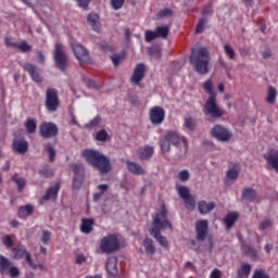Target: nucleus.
Masks as SVG:
<instances>
[{"mask_svg":"<svg viewBox=\"0 0 278 278\" xmlns=\"http://www.w3.org/2000/svg\"><path fill=\"white\" fill-rule=\"evenodd\" d=\"M168 211L166 210V206L163 204L161 206V211L156 213L154 216H152L153 222V228L150 230V235L155 238V240L163 247V249H168V239L166 237L162 236V231L165 227H168V229H173V225L170 222H168Z\"/></svg>","mask_w":278,"mask_h":278,"instance_id":"nucleus-1","label":"nucleus"},{"mask_svg":"<svg viewBox=\"0 0 278 278\" xmlns=\"http://www.w3.org/2000/svg\"><path fill=\"white\" fill-rule=\"evenodd\" d=\"M81 156L89 163L90 166L97 168L101 175H108L112 170V163L110 157L105 156L101 151L96 149H85Z\"/></svg>","mask_w":278,"mask_h":278,"instance_id":"nucleus-2","label":"nucleus"},{"mask_svg":"<svg viewBox=\"0 0 278 278\" xmlns=\"http://www.w3.org/2000/svg\"><path fill=\"white\" fill-rule=\"evenodd\" d=\"M189 60L199 75H207L210 73V51H207V48H192Z\"/></svg>","mask_w":278,"mask_h":278,"instance_id":"nucleus-3","label":"nucleus"},{"mask_svg":"<svg viewBox=\"0 0 278 278\" xmlns=\"http://www.w3.org/2000/svg\"><path fill=\"white\" fill-rule=\"evenodd\" d=\"M203 89L207 94H210L208 99L205 102L204 114L205 116H211L212 118H222L225 114L218 104H216V91H214V83L212 79H207L203 83Z\"/></svg>","mask_w":278,"mask_h":278,"instance_id":"nucleus-4","label":"nucleus"},{"mask_svg":"<svg viewBox=\"0 0 278 278\" xmlns=\"http://www.w3.org/2000/svg\"><path fill=\"white\" fill-rule=\"evenodd\" d=\"M184 136H179L175 130H168L164 136L160 139V147L163 153L170 152V147H178L179 142H184Z\"/></svg>","mask_w":278,"mask_h":278,"instance_id":"nucleus-5","label":"nucleus"},{"mask_svg":"<svg viewBox=\"0 0 278 278\" xmlns=\"http://www.w3.org/2000/svg\"><path fill=\"white\" fill-rule=\"evenodd\" d=\"M54 64L59 71H66L68 68V54L66 48L62 43H56L53 52Z\"/></svg>","mask_w":278,"mask_h":278,"instance_id":"nucleus-6","label":"nucleus"},{"mask_svg":"<svg viewBox=\"0 0 278 278\" xmlns=\"http://www.w3.org/2000/svg\"><path fill=\"white\" fill-rule=\"evenodd\" d=\"M118 249H121V244L118 243V237H116V235H108L100 241V250L102 253H106V255L116 253Z\"/></svg>","mask_w":278,"mask_h":278,"instance_id":"nucleus-7","label":"nucleus"},{"mask_svg":"<svg viewBox=\"0 0 278 278\" xmlns=\"http://www.w3.org/2000/svg\"><path fill=\"white\" fill-rule=\"evenodd\" d=\"M46 110L49 112H58V108H60V97L58 96V89L48 88L46 90Z\"/></svg>","mask_w":278,"mask_h":278,"instance_id":"nucleus-8","label":"nucleus"},{"mask_svg":"<svg viewBox=\"0 0 278 278\" xmlns=\"http://www.w3.org/2000/svg\"><path fill=\"white\" fill-rule=\"evenodd\" d=\"M211 136L219 142H229L233 135L227 127L217 124L211 129Z\"/></svg>","mask_w":278,"mask_h":278,"instance_id":"nucleus-9","label":"nucleus"},{"mask_svg":"<svg viewBox=\"0 0 278 278\" xmlns=\"http://www.w3.org/2000/svg\"><path fill=\"white\" fill-rule=\"evenodd\" d=\"M60 129L58 128V125H55L54 123L51 122H43L40 126H39V136L41 138H55V136H58Z\"/></svg>","mask_w":278,"mask_h":278,"instance_id":"nucleus-10","label":"nucleus"},{"mask_svg":"<svg viewBox=\"0 0 278 278\" xmlns=\"http://www.w3.org/2000/svg\"><path fill=\"white\" fill-rule=\"evenodd\" d=\"M71 168L74 172L73 188H75V190H79L84 184L86 169L81 164H72Z\"/></svg>","mask_w":278,"mask_h":278,"instance_id":"nucleus-11","label":"nucleus"},{"mask_svg":"<svg viewBox=\"0 0 278 278\" xmlns=\"http://www.w3.org/2000/svg\"><path fill=\"white\" fill-rule=\"evenodd\" d=\"M164 116H166V112L160 106H154L150 110V121L153 125H162Z\"/></svg>","mask_w":278,"mask_h":278,"instance_id":"nucleus-12","label":"nucleus"},{"mask_svg":"<svg viewBox=\"0 0 278 278\" xmlns=\"http://www.w3.org/2000/svg\"><path fill=\"white\" fill-rule=\"evenodd\" d=\"M205 238H207V220L202 219L195 224V240L204 242Z\"/></svg>","mask_w":278,"mask_h":278,"instance_id":"nucleus-13","label":"nucleus"},{"mask_svg":"<svg viewBox=\"0 0 278 278\" xmlns=\"http://www.w3.org/2000/svg\"><path fill=\"white\" fill-rule=\"evenodd\" d=\"M24 71L28 73L36 84H42L43 78L42 75H40V70H38V66L31 64V63H26L23 65Z\"/></svg>","mask_w":278,"mask_h":278,"instance_id":"nucleus-14","label":"nucleus"},{"mask_svg":"<svg viewBox=\"0 0 278 278\" xmlns=\"http://www.w3.org/2000/svg\"><path fill=\"white\" fill-rule=\"evenodd\" d=\"M72 49H73L75 58L79 62H88L90 60V56L88 55V50H86V48H84V46H81L79 43H74V45H72Z\"/></svg>","mask_w":278,"mask_h":278,"instance_id":"nucleus-15","label":"nucleus"},{"mask_svg":"<svg viewBox=\"0 0 278 278\" xmlns=\"http://www.w3.org/2000/svg\"><path fill=\"white\" fill-rule=\"evenodd\" d=\"M12 148L15 153H20V155H25L27 153V149H29V143L25 138H15L12 142Z\"/></svg>","mask_w":278,"mask_h":278,"instance_id":"nucleus-16","label":"nucleus"},{"mask_svg":"<svg viewBox=\"0 0 278 278\" xmlns=\"http://www.w3.org/2000/svg\"><path fill=\"white\" fill-rule=\"evenodd\" d=\"M60 192V182H56L54 186L49 187L45 193V195L39 200V203H43V201H55L58 199V194Z\"/></svg>","mask_w":278,"mask_h":278,"instance_id":"nucleus-17","label":"nucleus"},{"mask_svg":"<svg viewBox=\"0 0 278 278\" xmlns=\"http://www.w3.org/2000/svg\"><path fill=\"white\" fill-rule=\"evenodd\" d=\"M146 66L143 63H139L137 64V66L134 70V73L130 77V81L132 84H140V81H142L144 79V71H146Z\"/></svg>","mask_w":278,"mask_h":278,"instance_id":"nucleus-18","label":"nucleus"},{"mask_svg":"<svg viewBox=\"0 0 278 278\" xmlns=\"http://www.w3.org/2000/svg\"><path fill=\"white\" fill-rule=\"evenodd\" d=\"M99 14L91 12L87 15V23L90 25L93 31H99L101 29V22L99 21Z\"/></svg>","mask_w":278,"mask_h":278,"instance_id":"nucleus-19","label":"nucleus"},{"mask_svg":"<svg viewBox=\"0 0 278 278\" xmlns=\"http://www.w3.org/2000/svg\"><path fill=\"white\" fill-rule=\"evenodd\" d=\"M241 197L243 201H247L248 203H253V201L257 199V191H255V189L251 187H248L241 191Z\"/></svg>","mask_w":278,"mask_h":278,"instance_id":"nucleus-20","label":"nucleus"},{"mask_svg":"<svg viewBox=\"0 0 278 278\" xmlns=\"http://www.w3.org/2000/svg\"><path fill=\"white\" fill-rule=\"evenodd\" d=\"M117 264H118V258H116V257L108 258L105 268H106L109 275H113V277L117 275V273H118L116 269Z\"/></svg>","mask_w":278,"mask_h":278,"instance_id":"nucleus-21","label":"nucleus"},{"mask_svg":"<svg viewBox=\"0 0 278 278\" xmlns=\"http://www.w3.org/2000/svg\"><path fill=\"white\" fill-rule=\"evenodd\" d=\"M241 251H243V253L248 255V257H251V260H257L260 257V255L257 254V250L244 242L241 243Z\"/></svg>","mask_w":278,"mask_h":278,"instance_id":"nucleus-22","label":"nucleus"},{"mask_svg":"<svg viewBox=\"0 0 278 278\" xmlns=\"http://www.w3.org/2000/svg\"><path fill=\"white\" fill-rule=\"evenodd\" d=\"M214 207H216V203L214 202L207 203L206 201H200L198 204L200 214H210Z\"/></svg>","mask_w":278,"mask_h":278,"instance_id":"nucleus-23","label":"nucleus"},{"mask_svg":"<svg viewBox=\"0 0 278 278\" xmlns=\"http://www.w3.org/2000/svg\"><path fill=\"white\" fill-rule=\"evenodd\" d=\"M153 155V147L144 146L138 149V156L140 160H149Z\"/></svg>","mask_w":278,"mask_h":278,"instance_id":"nucleus-24","label":"nucleus"},{"mask_svg":"<svg viewBox=\"0 0 278 278\" xmlns=\"http://www.w3.org/2000/svg\"><path fill=\"white\" fill-rule=\"evenodd\" d=\"M31 214H34V206L31 204L21 206L17 211L18 218H27V216H31Z\"/></svg>","mask_w":278,"mask_h":278,"instance_id":"nucleus-25","label":"nucleus"},{"mask_svg":"<svg viewBox=\"0 0 278 278\" xmlns=\"http://www.w3.org/2000/svg\"><path fill=\"white\" fill-rule=\"evenodd\" d=\"M127 168L132 175H144V169H142V166L136 162L128 161Z\"/></svg>","mask_w":278,"mask_h":278,"instance_id":"nucleus-26","label":"nucleus"},{"mask_svg":"<svg viewBox=\"0 0 278 278\" xmlns=\"http://www.w3.org/2000/svg\"><path fill=\"white\" fill-rule=\"evenodd\" d=\"M176 149H177V152H176L177 159L184 160V157H186L188 153V139L182 138V147H179V143H178V147H176Z\"/></svg>","mask_w":278,"mask_h":278,"instance_id":"nucleus-27","label":"nucleus"},{"mask_svg":"<svg viewBox=\"0 0 278 278\" xmlns=\"http://www.w3.org/2000/svg\"><path fill=\"white\" fill-rule=\"evenodd\" d=\"M27 248L18 245L12 249L13 260H23L27 255Z\"/></svg>","mask_w":278,"mask_h":278,"instance_id":"nucleus-28","label":"nucleus"},{"mask_svg":"<svg viewBox=\"0 0 278 278\" xmlns=\"http://www.w3.org/2000/svg\"><path fill=\"white\" fill-rule=\"evenodd\" d=\"M142 247L146 249L147 255H155V243L151 238H146L142 242Z\"/></svg>","mask_w":278,"mask_h":278,"instance_id":"nucleus-29","label":"nucleus"},{"mask_svg":"<svg viewBox=\"0 0 278 278\" xmlns=\"http://www.w3.org/2000/svg\"><path fill=\"white\" fill-rule=\"evenodd\" d=\"M265 160L268 166H270L271 168H274V170L278 173V151L276 153H271L265 156Z\"/></svg>","mask_w":278,"mask_h":278,"instance_id":"nucleus-30","label":"nucleus"},{"mask_svg":"<svg viewBox=\"0 0 278 278\" xmlns=\"http://www.w3.org/2000/svg\"><path fill=\"white\" fill-rule=\"evenodd\" d=\"M92 225H94V219L84 218V219L81 220L80 231H81L83 233H91V231H92Z\"/></svg>","mask_w":278,"mask_h":278,"instance_id":"nucleus-31","label":"nucleus"},{"mask_svg":"<svg viewBox=\"0 0 278 278\" xmlns=\"http://www.w3.org/2000/svg\"><path fill=\"white\" fill-rule=\"evenodd\" d=\"M249 275H251V265L243 263L241 268L237 271V278H249Z\"/></svg>","mask_w":278,"mask_h":278,"instance_id":"nucleus-32","label":"nucleus"},{"mask_svg":"<svg viewBox=\"0 0 278 278\" xmlns=\"http://www.w3.org/2000/svg\"><path fill=\"white\" fill-rule=\"evenodd\" d=\"M12 181L16 184L18 192H23L24 188L27 186V180L18 176V174L12 176Z\"/></svg>","mask_w":278,"mask_h":278,"instance_id":"nucleus-33","label":"nucleus"},{"mask_svg":"<svg viewBox=\"0 0 278 278\" xmlns=\"http://www.w3.org/2000/svg\"><path fill=\"white\" fill-rule=\"evenodd\" d=\"M10 266H12V262L3 256V255H0V273L1 275H5V273H8V270H10Z\"/></svg>","mask_w":278,"mask_h":278,"instance_id":"nucleus-34","label":"nucleus"},{"mask_svg":"<svg viewBox=\"0 0 278 278\" xmlns=\"http://www.w3.org/2000/svg\"><path fill=\"white\" fill-rule=\"evenodd\" d=\"M237 220H238V214L237 213H229L224 218V223H225L227 229H231V227H233V225H236Z\"/></svg>","mask_w":278,"mask_h":278,"instance_id":"nucleus-35","label":"nucleus"},{"mask_svg":"<svg viewBox=\"0 0 278 278\" xmlns=\"http://www.w3.org/2000/svg\"><path fill=\"white\" fill-rule=\"evenodd\" d=\"M37 127H38V123L36 122V119H31L30 117L26 119L25 129L27 134H36Z\"/></svg>","mask_w":278,"mask_h":278,"instance_id":"nucleus-36","label":"nucleus"},{"mask_svg":"<svg viewBox=\"0 0 278 278\" xmlns=\"http://www.w3.org/2000/svg\"><path fill=\"white\" fill-rule=\"evenodd\" d=\"M169 31L170 29L168 28V26H157L155 29L156 38H163L164 40H166L168 38Z\"/></svg>","mask_w":278,"mask_h":278,"instance_id":"nucleus-37","label":"nucleus"},{"mask_svg":"<svg viewBox=\"0 0 278 278\" xmlns=\"http://www.w3.org/2000/svg\"><path fill=\"white\" fill-rule=\"evenodd\" d=\"M239 175H240V169H238V166L236 164L229 167L226 173V177H228V179H231V180L238 179Z\"/></svg>","mask_w":278,"mask_h":278,"instance_id":"nucleus-38","label":"nucleus"},{"mask_svg":"<svg viewBox=\"0 0 278 278\" xmlns=\"http://www.w3.org/2000/svg\"><path fill=\"white\" fill-rule=\"evenodd\" d=\"M83 81L87 88H90L91 90H100L99 83H97V80L83 76Z\"/></svg>","mask_w":278,"mask_h":278,"instance_id":"nucleus-39","label":"nucleus"},{"mask_svg":"<svg viewBox=\"0 0 278 278\" xmlns=\"http://www.w3.org/2000/svg\"><path fill=\"white\" fill-rule=\"evenodd\" d=\"M43 147H45V150L48 152L49 162H54L56 152H55V148L53 147V144L47 143Z\"/></svg>","mask_w":278,"mask_h":278,"instance_id":"nucleus-40","label":"nucleus"},{"mask_svg":"<svg viewBox=\"0 0 278 278\" xmlns=\"http://www.w3.org/2000/svg\"><path fill=\"white\" fill-rule=\"evenodd\" d=\"M276 100H277V89L274 87H269L266 101H267V103L273 104V103H275Z\"/></svg>","mask_w":278,"mask_h":278,"instance_id":"nucleus-41","label":"nucleus"},{"mask_svg":"<svg viewBox=\"0 0 278 278\" xmlns=\"http://www.w3.org/2000/svg\"><path fill=\"white\" fill-rule=\"evenodd\" d=\"M15 49L22 51V53H29L31 51V45H29L26 40H22L21 43H17Z\"/></svg>","mask_w":278,"mask_h":278,"instance_id":"nucleus-42","label":"nucleus"},{"mask_svg":"<svg viewBox=\"0 0 278 278\" xmlns=\"http://www.w3.org/2000/svg\"><path fill=\"white\" fill-rule=\"evenodd\" d=\"M184 125L189 131H194V129H197V121L192 117H186Z\"/></svg>","mask_w":278,"mask_h":278,"instance_id":"nucleus-43","label":"nucleus"},{"mask_svg":"<svg viewBox=\"0 0 278 278\" xmlns=\"http://www.w3.org/2000/svg\"><path fill=\"white\" fill-rule=\"evenodd\" d=\"M177 192H178L180 199H182V201H184V199H188V197L191 195L190 189H188V187H186V186H178Z\"/></svg>","mask_w":278,"mask_h":278,"instance_id":"nucleus-44","label":"nucleus"},{"mask_svg":"<svg viewBox=\"0 0 278 278\" xmlns=\"http://www.w3.org/2000/svg\"><path fill=\"white\" fill-rule=\"evenodd\" d=\"M182 201H185V207L187 210H194V207H197V201L194 200V198L192 195H189L187 198H185Z\"/></svg>","mask_w":278,"mask_h":278,"instance_id":"nucleus-45","label":"nucleus"},{"mask_svg":"<svg viewBox=\"0 0 278 278\" xmlns=\"http://www.w3.org/2000/svg\"><path fill=\"white\" fill-rule=\"evenodd\" d=\"M224 51L229 60H236V50L229 43L224 45Z\"/></svg>","mask_w":278,"mask_h":278,"instance_id":"nucleus-46","label":"nucleus"},{"mask_svg":"<svg viewBox=\"0 0 278 278\" xmlns=\"http://www.w3.org/2000/svg\"><path fill=\"white\" fill-rule=\"evenodd\" d=\"M170 16H173V10H170L169 8L160 10L157 13L159 18H170Z\"/></svg>","mask_w":278,"mask_h":278,"instance_id":"nucleus-47","label":"nucleus"},{"mask_svg":"<svg viewBox=\"0 0 278 278\" xmlns=\"http://www.w3.org/2000/svg\"><path fill=\"white\" fill-rule=\"evenodd\" d=\"M148 52L152 58H156V60H160L162 58V50L157 47L149 48Z\"/></svg>","mask_w":278,"mask_h":278,"instance_id":"nucleus-48","label":"nucleus"},{"mask_svg":"<svg viewBox=\"0 0 278 278\" xmlns=\"http://www.w3.org/2000/svg\"><path fill=\"white\" fill-rule=\"evenodd\" d=\"M205 25H207V17H203L199 21L195 27V34H203V29H205Z\"/></svg>","mask_w":278,"mask_h":278,"instance_id":"nucleus-49","label":"nucleus"},{"mask_svg":"<svg viewBox=\"0 0 278 278\" xmlns=\"http://www.w3.org/2000/svg\"><path fill=\"white\" fill-rule=\"evenodd\" d=\"M252 278H270V276L266 273L265 269L258 268L254 270Z\"/></svg>","mask_w":278,"mask_h":278,"instance_id":"nucleus-50","label":"nucleus"},{"mask_svg":"<svg viewBox=\"0 0 278 278\" xmlns=\"http://www.w3.org/2000/svg\"><path fill=\"white\" fill-rule=\"evenodd\" d=\"M96 140L99 142H105V140H108V131H105V129L99 130L96 134Z\"/></svg>","mask_w":278,"mask_h":278,"instance_id":"nucleus-51","label":"nucleus"},{"mask_svg":"<svg viewBox=\"0 0 278 278\" xmlns=\"http://www.w3.org/2000/svg\"><path fill=\"white\" fill-rule=\"evenodd\" d=\"M157 38L155 30H146V42H153Z\"/></svg>","mask_w":278,"mask_h":278,"instance_id":"nucleus-52","label":"nucleus"},{"mask_svg":"<svg viewBox=\"0 0 278 278\" xmlns=\"http://www.w3.org/2000/svg\"><path fill=\"white\" fill-rule=\"evenodd\" d=\"M50 240H51V231L42 230V233H41V242H42V244H49Z\"/></svg>","mask_w":278,"mask_h":278,"instance_id":"nucleus-53","label":"nucleus"},{"mask_svg":"<svg viewBox=\"0 0 278 278\" xmlns=\"http://www.w3.org/2000/svg\"><path fill=\"white\" fill-rule=\"evenodd\" d=\"M125 5V0H111V8L113 10H121Z\"/></svg>","mask_w":278,"mask_h":278,"instance_id":"nucleus-54","label":"nucleus"},{"mask_svg":"<svg viewBox=\"0 0 278 278\" xmlns=\"http://www.w3.org/2000/svg\"><path fill=\"white\" fill-rule=\"evenodd\" d=\"M39 174L41 175V177H53V170H51V168L49 167H42L39 170Z\"/></svg>","mask_w":278,"mask_h":278,"instance_id":"nucleus-55","label":"nucleus"},{"mask_svg":"<svg viewBox=\"0 0 278 278\" xmlns=\"http://www.w3.org/2000/svg\"><path fill=\"white\" fill-rule=\"evenodd\" d=\"M214 14V9L212 8V4H207L202 10V16H212Z\"/></svg>","mask_w":278,"mask_h":278,"instance_id":"nucleus-56","label":"nucleus"},{"mask_svg":"<svg viewBox=\"0 0 278 278\" xmlns=\"http://www.w3.org/2000/svg\"><path fill=\"white\" fill-rule=\"evenodd\" d=\"M178 177L180 181H188V179H190V172H188L187 169H182L179 172Z\"/></svg>","mask_w":278,"mask_h":278,"instance_id":"nucleus-57","label":"nucleus"},{"mask_svg":"<svg viewBox=\"0 0 278 278\" xmlns=\"http://www.w3.org/2000/svg\"><path fill=\"white\" fill-rule=\"evenodd\" d=\"M101 123V116H96L93 119L90 121V123L86 124L87 128L90 127H97Z\"/></svg>","mask_w":278,"mask_h":278,"instance_id":"nucleus-58","label":"nucleus"},{"mask_svg":"<svg viewBox=\"0 0 278 278\" xmlns=\"http://www.w3.org/2000/svg\"><path fill=\"white\" fill-rule=\"evenodd\" d=\"M2 242H3L4 247H7L8 249H12V247L14 245L12 238L8 235L2 239Z\"/></svg>","mask_w":278,"mask_h":278,"instance_id":"nucleus-59","label":"nucleus"},{"mask_svg":"<svg viewBox=\"0 0 278 278\" xmlns=\"http://www.w3.org/2000/svg\"><path fill=\"white\" fill-rule=\"evenodd\" d=\"M111 61L113 62L114 66H118V64L123 62V56L118 54H114L111 56Z\"/></svg>","mask_w":278,"mask_h":278,"instance_id":"nucleus-60","label":"nucleus"},{"mask_svg":"<svg viewBox=\"0 0 278 278\" xmlns=\"http://www.w3.org/2000/svg\"><path fill=\"white\" fill-rule=\"evenodd\" d=\"M9 275L13 278H16L18 275H21V271L17 269V267L12 266L9 268Z\"/></svg>","mask_w":278,"mask_h":278,"instance_id":"nucleus-61","label":"nucleus"},{"mask_svg":"<svg viewBox=\"0 0 278 278\" xmlns=\"http://www.w3.org/2000/svg\"><path fill=\"white\" fill-rule=\"evenodd\" d=\"M4 45H5V47H11L13 49H16V46H17L16 42L12 41L11 37H5Z\"/></svg>","mask_w":278,"mask_h":278,"instance_id":"nucleus-62","label":"nucleus"},{"mask_svg":"<svg viewBox=\"0 0 278 278\" xmlns=\"http://www.w3.org/2000/svg\"><path fill=\"white\" fill-rule=\"evenodd\" d=\"M222 277H223V273L220 271V269L215 268L211 271L210 278H222Z\"/></svg>","mask_w":278,"mask_h":278,"instance_id":"nucleus-63","label":"nucleus"},{"mask_svg":"<svg viewBox=\"0 0 278 278\" xmlns=\"http://www.w3.org/2000/svg\"><path fill=\"white\" fill-rule=\"evenodd\" d=\"M78 5L83 8V10H88V5H90L89 0H76Z\"/></svg>","mask_w":278,"mask_h":278,"instance_id":"nucleus-64","label":"nucleus"}]
</instances>
